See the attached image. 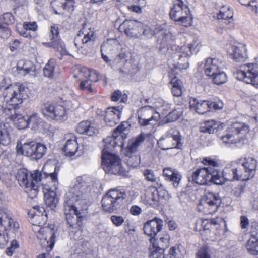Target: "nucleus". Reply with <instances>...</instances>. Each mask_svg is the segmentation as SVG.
I'll return each instance as SVG.
<instances>
[{
    "label": "nucleus",
    "mask_w": 258,
    "mask_h": 258,
    "mask_svg": "<svg viewBox=\"0 0 258 258\" xmlns=\"http://www.w3.org/2000/svg\"><path fill=\"white\" fill-rule=\"evenodd\" d=\"M104 146L102 153V166L106 173L121 175L124 173L120 159L118 156L112 153L116 146V142L113 138L104 140Z\"/></svg>",
    "instance_id": "nucleus-1"
},
{
    "label": "nucleus",
    "mask_w": 258,
    "mask_h": 258,
    "mask_svg": "<svg viewBox=\"0 0 258 258\" xmlns=\"http://www.w3.org/2000/svg\"><path fill=\"white\" fill-rule=\"evenodd\" d=\"M87 177L86 176H79L76 179L75 182L70 186L66 194L64 203L74 205H87L90 199V192L86 185Z\"/></svg>",
    "instance_id": "nucleus-2"
},
{
    "label": "nucleus",
    "mask_w": 258,
    "mask_h": 258,
    "mask_svg": "<svg viewBox=\"0 0 258 258\" xmlns=\"http://www.w3.org/2000/svg\"><path fill=\"white\" fill-rule=\"evenodd\" d=\"M6 79H3L0 85V94L12 106H17L23 102L26 94L25 87L20 83L6 86Z\"/></svg>",
    "instance_id": "nucleus-3"
},
{
    "label": "nucleus",
    "mask_w": 258,
    "mask_h": 258,
    "mask_svg": "<svg viewBox=\"0 0 258 258\" xmlns=\"http://www.w3.org/2000/svg\"><path fill=\"white\" fill-rule=\"evenodd\" d=\"M74 77L81 81L79 89L93 92L91 87L93 82H96L99 80V74L95 70L85 67H76L74 69Z\"/></svg>",
    "instance_id": "nucleus-4"
},
{
    "label": "nucleus",
    "mask_w": 258,
    "mask_h": 258,
    "mask_svg": "<svg viewBox=\"0 0 258 258\" xmlns=\"http://www.w3.org/2000/svg\"><path fill=\"white\" fill-rule=\"evenodd\" d=\"M47 151L46 146L41 143L31 141L23 144L18 143L17 152L18 154L25 155L32 160L42 158Z\"/></svg>",
    "instance_id": "nucleus-5"
},
{
    "label": "nucleus",
    "mask_w": 258,
    "mask_h": 258,
    "mask_svg": "<svg viewBox=\"0 0 258 258\" xmlns=\"http://www.w3.org/2000/svg\"><path fill=\"white\" fill-rule=\"evenodd\" d=\"M58 169L55 168L53 173L50 174L48 178L51 179V183L44 184L43 192L44 201L47 206L51 210L56 207L59 202V199L56 195V191L58 186L57 180V173Z\"/></svg>",
    "instance_id": "nucleus-6"
},
{
    "label": "nucleus",
    "mask_w": 258,
    "mask_h": 258,
    "mask_svg": "<svg viewBox=\"0 0 258 258\" xmlns=\"http://www.w3.org/2000/svg\"><path fill=\"white\" fill-rule=\"evenodd\" d=\"M249 131L247 125L242 122H236L228 127L226 134L220 138L225 144H235L244 139Z\"/></svg>",
    "instance_id": "nucleus-7"
},
{
    "label": "nucleus",
    "mask_w": 258,
    "mask_h": 258,
    "mask_svg": "<svg viewBox=\"0 0 258 258\" xmlns=\"http://www.w3.org/2000/svg\"><path fill=\"white\" fill-rule=\"evenodd\" d=\"M37 228L33 227V229L36 233L37 238L39 239L42 246L46 248L47 251L51 250L57 234V228L53 225L40 227L39 229H37Z\"/></svg>",
    "instance_id": "nucleus-8"
},
{
    "label": "nucleus",
    "mask_w": 258,
    "mask_h": 258,
    "mask_svg": "<svg viewBox=\"0 0 258 258\" xmlns=\"http://www.w3.org/2000/svg\"><path fill=\"white\" fill-rule=\"evenodd\" d=\"M124 192L117 189H111L105 195L101 200L103 209L109 213H112L118 209L123 203L125 198Z\"/></svg>",
    "instance_id": "nucleus-9"
},
{
    "label": "nucleus",
    "mask_w": 258,
    "mask_h": 258,
    "mask_svg": "<svg viewBox=\"0 0 258 258\" xmlns=\"http://www.w3.org/2000/svg\"><path fill=\"white\" fill-rule=\"evenodd\" d=\"M237 70L235 77L247 84H249L258 88V64L257 62L247 63Z\"/></svg>",
    "instance_id": "nucleus-10"
},
{
    "label": "nucleus",
    "mask_w": 258,
    "mask_h": 258,
    "mask_svg": "<svg viewBox=\"0 0 258 258\" xmlns=\"http://www.w3.org/2000/svg\"><path fill=\"white\" fill-rule=\"evenodd\" d=\"M181 140L179 131L176 128H171L158 141V145L164 150L173 148L180 149L182 145Z\"/></svg>",
    "instance_id": "nucleus-11"
},
{
    "label": "nucleus",
    "mask_w": 258,
    "mask_h": 258,
    "mask_svg": "<svg viewBox=\"0 0 258 258\" xmlns=\"http://www.w3.org/2000/svg\"><path fill=\"white\" fill-rule=\"evenodd\" d=\"M168 198L167 192L155 187L148 188L141 196V201L147 207H157L160 202Z\"/></svg>",
    "instance_id": "nucleus-12"
},
{
    "label": "nucleus",
    "mask_w": 258,
    "mask_h": 258,
    "mask_svg": "<svg viewBox=\"0 0 258 258\" xmlns=\"http://www.w3.org/2000/svg\"><path fill=\"white\" fill-rule=\"evenodd\" d=\"M170 16L171 18L176 22H178L184 26L191 25V17L188 7L181 0H178L171 8Z\"/></svg>",
    "instance_id": "nucleus-13"
},
{
    "label": "nucleus",
    "mask_w": 258,
    "mask_h": 258,
    "mask_svg": "<svg viewBox=\"0 0 258 258\" xmlns=\"http://www.w3.org/2000/svg\"><path fill=\"white\" fill-rule=\"evenodd\" d=\"M64 212L69 226L72 228L80 230L84 217L83 209L76 207L74 205L64 203Z\"/></svg>",
    "instance_id": "nucleus-14"
},
{
    "label": "nucleus",
    "mask_w": 258,
    "mask_h": 258,
    "mask_svg": "<svg viewBox=\"0 0 258 258\" xmlns=\"http://www.w3.org/2000/svg\"><path fill=\"white\" fill-rule=\"evenodd\" d=\"M94 38V33L90 28H87L86 25L78 31L74 38V45L78 53L83 54L86 52V45Z\"/></svg>",
    "instance_id": "nucleus-15"
},
{
    "label": "nucleus",
    "mask_w": 258,
    "mask_h": 258,
    "mask_svg": "<svg viewBox=\"0 0 258 258\" xmlns=\"http://www.w3.org/2000/svg\"><path fill=\"white\" fill-rule=\"evenodd\" d=\"M221 200L217 194L208 192L201 200L198 208L205 214H212L217 211Z\"/></svg>",
    "instance_id": "nucleus-16"
},
{
    "label": "nucleus",
    "mask_w": 258,
    "mask_h": 258,
    "mask_svg": "<svg viewBox=\"0 0 258 258\" xmlns=\"http://www.w3.org/2000/svg\"><path fill=\"white\" fill-rule=\"evenodd\" d=\"M16 179L19 185L24 188L25 192L29 197L33 199L36 197L38 194V186L33 181H29L28 171L25 169H19L16 175Z\"/></svg>",
    "instance_id": "nucleus-17"
},
{
    "label": "nucleus",
    "mask_w": 258,
    "mask_h": 258,
    "mask_svg": "<svg viewBox=\"0 0 258 258\" xmlns=\"http://www.w3.org/2000/svg\"><path fill=\"white\" fill-rule=\"evenodd\" d=\"M68 110L59 104H45L41 108V112L47 119L63 121L67 118Z\"/></svg>",
    "instance_id": "nucleus-18"
},
{
    "label": "nucleus",
    "mask_w": 258,
    "mask_h": 258,
    "mask_svg": "<svg viewBox=\"0 0 258 258\" xmlns=\"http://www.w3.org/2000/svg\"><path fill=\"white\" fill-rule=\"evenodd\" d=\"M137 114L139 124L142 126L155 124L159 118V114L150 106L141 107L138 110Z\"/></svg>",
    "instance_id": "nucleus-19"
},
{
    "label": "nucleus",
    "mask_w": 258,
    "mask_h": 258,
    "mask_svg": "<svg viewBox=\"0 0 258 258\" xmlns=\"http://www.w3.org/2000/svg\"><path fill=\"white\" fill-rule=\"evenodd\" d=\"M118 29L128 37L137 38L141 35L143 24L138 21L126 20L119 26Z\"/></svg>",
    "instance_id": "nucleus-20"
},
{
    "label": "nucleus",
    "mask_w": 258,
    "mask_h": 258,
    "mask_svg": "<svg viewBox=\"0 0 258 258\" xmlns=\"http://www.w3.org/2000/svg\"><path fill=\"white\" fill-rule=\"evenodd\" d=\"M6 227L15 232L19 229V224L9 210L0 209V228L5 230Z\"/></svg>",
    "instance_id": "nucleus-21"
},
{
    "label": "nucleus",
    "mask_w": 258,
    "mask_h": 258,
    "mask_svg": "<svg viewBox=\"0 0 258 258\" xmlns=\"http://www.w3.org/2000/svg\"><path fill=\"white\" fill-rule=\"evenodd\" d=\"M205 165L209 166V182H213L216 184H222L224 182V178L223 173H220L214 167L217 166V163L213 160L209 158H205L202 161Z\"/></svg>",
    "instance_id": "nucleus-22"
},
{
    "label": "nucleus",
    "mask_w": 258,
    "mask_h": 258,
    "mask_svg": "<svg viewBox=\"0 0 258 258\" xmlns=\"http://www.w3.org/2000/svg\"><path fill=\"white\" fill-rule=\"evenodd\" d=\"M225 68V63L221 60L217 58H208L205 61L204 73L207 76L210 77L220 71V70L224 69Z\"/></svg>",
    "instance_id": "nucleus-23"
},
{
    "label": "nucleus",
    "mask_w": 258,
    "mask_h": 258,
    "mask_svg": "<svg viewBox=\"0 0 258 258\" xmlns=\"http://www.w3.org/2000/svg\"><path fill=\"white\" fill-rule=\"evenodd\" d=\"M200 44L199 40L196 39L193 41V42L188 45V46L184 45L182 46H178L176 48L177 50V55L179 58V60L182 61V59H184V61L185 62V64L187 68L188 66L187 58L191 56L193 51L197 49Z\"/></svg>",
    "instance_id": "nucleus-24"
},
{
    "label": "nucleus",
    "mask_w": 258,
    "mask_h": 258,
    "mask_svg": "<svg viewBox=\"0 0 258 258\" xmlns=\"http://www.w3.org/2000/svg\"><path fill=\"white\" fill-rule=\"evenodd\" d=\"M246 50L245 45L238 44L230 46L227 50V52L235 61L242 62L247 57Z\"/></svg>",
    "instance_id": "nucleus-25"
},
{
    "label": "nucleus",
    "mask_w": 258,
    "mask_h": 258,
    "mask_svg": "<svg viewBox=\"0 0 258 258\" xmlns=\"http://www.w3.org/2000/svg\"><path fill=\"white\" fill-rule=\"evenodd\" d=\"M122 107L120 106L108 108L106 111L104 119L107 125L113 126L119 121Z\"/></svg>",
    "instance_id": "nucleus-26"
},
{
    "label": "nucleus",
    "mask_w": 258,
    "mask_h": 258,
    "mask_svg": "<svg viewBox=\"0 0 258 258\" xmlns=\"http://www.w3.org/2000/svg\"><path fill=\"white\" fill-rule=\"evenodd\" d=\"M163 226V221L159 218H154L153 220L147 221L144 226V231L145 234L151 238L154 237L159 232Z\"/></svg>",
    "instance_id": "nucleus-27"
},
{
    "label": "nucleus",
    "mask_w": 258,
    "mask_h": 258,
    "mask_svg": "<svg viewBox=\"0 0 258 258\" xmlns=\"http://www.w3.org/2000/svg\"><path fill=\"white\" fill-rule=\"evenodd\" d=\"M209 166L200 168L194 172L189 179L199 185H205L209 182Z\"/></svg>",
    "instance_id": "nucleus-28"
},
{
    "label": "nucleus",
    "mask_w": 258,
    "mask_h": 258,
    "mask_svg": "<svg viewBox=\"0 0 258 258\" xmlns=\"http://www.w3.org/2000/svg\"><path fill=\"white\" fill-rule=\"evenodd\" d=\"M76 131L79 134H83L88 136H94L98 133V129L94 123L90 121H82L76 126Z\"/></svg>",
    "instance_id": "nucleus-29"
},
{
    "label": "nucleus",
    "mask_w": 258,
    "mask_h": 258,
    "mask_svg": "<svg viewBox=\"0 0 258 258\" xmlns=\"http://www.w3.org/2000/svg\"><path fill=\"white\" fill-rule=\"evenodd\" d=\"M189 103L190 109L199 114H203L209 111V101L194 98L190 99Z\"/></svg>",
    "instance_id": "nucleus-30"
},
{
    "label": "nucleus",
    "mask_w": 258,
    "mask_h": 258,
    "mask_svg": "<svg viewBox=\"0 0 258 258\" xmlns=\"http://www.w3.org/2000/svg\"><path fill=\"white\" fill-rule=\"evenodd\" d=\"M146 137V134L142 133L138 136L130 139L126 148L127 152H128L127 153V155L129 156L128 155L129 153H134L138 151L139 147L145 141Z\"/></svg>",
    "instance_id": "nucleus-31"
},
{
    "label": "nucleus",
    "mask_w": 258,
    "mask_h": 258,
    "mask_svg": "<svg viewBox=\"0 0 258 258\" xmlns=\"http://www.w3.org/2000/svg\"><path fill=\"white\" fill-rule=\"evenodd\" d=\"M34 208L37 210V213L32 217L31 221L34 225V227H38L37 229H39L46 224L47 217L46 214H43L45 210L43 207L35 206Z\"/></svg>",
    "instance_id": "nucleus-32"
},
{
    "label": "nucleus",
    "mask_w": 258,
    "mask_h": 258,
    "mask_svg": "<svg viewBox=\"0 0 258 258\" xmlns=\"http://www.w3.org/2000/svg\"><path fill=\"white\" fill-rule=\"evenodd\" d=\"M11 128L7 123L0 121V143L3 145H9L11 142Z\"/></svg>",
    "instance_id": "nucleus-33"
},
{
    "label": "nucleus",
    "mask_w": 258,
    "mask_h": 258,
    "mask_svg": "<svg viewBox=\"0 0 258 258\" xmlns=\"http://www.w3.org/2000/svg\"><path fill=\"white\" fill-rule=\"evenodd\" d=\"M238 164L242 166L244 170L248 171L252 177H254L256 173L257 167V161L254 158L249 157L240 159L239 160Z\"/></svg>",
    "instance_id": "nucleus-34"
},
{
    "label": "nucleus",
    "mask_w": 258,
    "mask_h": 258,
    "mask_svg": "<svg viewBox=\"0 0 258 258\" xmlns=\"http://www.w3.org/2000/svg\"><path fill=\"white\" fill-rule=\"evenodd\" d=\"M43 73L45 77L52 78L59 75V69L54 59L52 58L49 60L43 69Z\"/></svg>",
    "instance_id": "nucleus-35"
},
{
    "label": "nucleus",
    "mask_w": 258,
    "mask_h": 258,
    "mask_svg": "<svg viewBox=\"0 0 258 258\" xmlns=\"http://www.w3.org/2000/svg\"><path fill=\"white\" fill-rule=\"evenodd\" d=\"M59 28L57 25L53 24L50 27V42L47 43V46L56 45L57 43L60 45L59 50L62 51L63 42L59 37Z\"/></svg>",
    "instance_id": "nucleus-36"
},
{
    "label": "nucleus",
    "mask_w": 258,
    "mask_h": 258,
    "mask_svg": "<svg viewBox=\"0 0 258 258\" xmlns=\"http://www.w3.org/2000/svg\"><path fill=\"white\" fill-rule=\"evenodd\" d=\"M52 173H41L39 171L36 170L34 171V172L31 174V175H29V177L31 181H33L35 183L36 185H38L39 187V182H42V185L43 186L44 184H45L46 183H51V179H49L48 178L49 177L50 174Z\"/></svg>",
    "instance_id": "nucleus-37"
},
{
    "label": "nucleus",
    "mask_w": 258,
    "mask_h": 258,
    "mask_svg": "<svg viewBox=\"0 0 258 258\" xmlns=\"http://www.w3.org/2000/svg\"><path fill=\"white\" fill-rule=\"evenodd\" d=\"M18 73L22 75H26L34 72L35 67L33 63L29 60H20L17 66Z\"/></svg>",
    "instance_id": "nucleus-38"
},
{
    "label": "nucleus",
    "mask_w": 258,
    "mask_h": 258,
    "mask_svg": "<svg viewBox=\"0 0 258 258\" xmlns=\"http://www.w3.org/2000/svg\"><path fill=\"white\" fill-rule=\"evenodd\" d=\"M131 124L128 122H122L113 132L112 136L107 137V138H113L114 141L116 138L120 136L122 139L127 137V135L129 133Z\"/></svg>",
    "instance_id": "nucleus-39"
},
{
    "label": "nucleus",
    "mask_w": 258,
    "mask_h": 258,
    "mask_svg": "<svg viewBox=\"0 0 258 258\" xmlns=\"http://www.w3.org/2000/svg\"><path fill=\"white\" fill-rule=\"evenodd\" d=\"M78 144L75 137L67 140L64 147V152L67 156L72 157L78 153Z\"/></svg>",
    "instance_id": "nucleus-40"
},
{
    "label": "nucleus",
    "mask_w": 258,
    "mask_h": 258,
    "mask_svg": "<svg viewBox=\"0 0 258 258\" xmlns=\"http://www.w3.org/2000/svg\"><path fill=\"white\" fill-rule=\"evenodd\" d=\"M151 245L149 248L150 258H160L164 252V249L158 246L156 239L154 237L150 239Z\"/></svg>",
    "instance_id": "nucleus-41"
},
{
    "label": "nucleus",
    "mask_w": 258,
    "mask_h": 258,
    "mask_svg": "<svg viewBox=\"0 0 258 258\" xmlns=\"http://www.w3.org/2000/svg\"><path fill=\"white\" fill-rule=\"evenodd\" d=\"M14 114L10 116V119L13 120L15 126L19 130L27 128L29 125L28 119L24 118V116L16 112L15 109L13 110Z\"/></svg>",
    "instance_id": "nucleus-42"
},
{
    "label": "nucleus",
    "mask_w": 258,
    "mask_h": 258,
    "mask_svg": "<svg viewBox=\"0 0 258 258\" xmlns=\"http://www.w3.org/2000/svg\"><path fill=\"white\" fill-rule=\"evenodd\" d=\"M119 47V43L116 39H108L106 42L102 43L101 45V52H111L118 49Z\"/></svg>",
    "instance_id": "nucleus-43"
},
{
    "label": "nucleus",
    "mask_w": 258,
    "mask_h": 258,
    "mask_svg": "<svg viewBox=\"0 0 258 258\" xmlns=\"http://www.w3.org/2000/svg\"><path fill=\"white\" fill-rule=\"evenodd\" d=\"M221 124L214 120H207L201 126V131L203 132H208L210 134L213 133L217 128L220 129L222 126Z\"/></svg>",
    "instance_id": "nucleus-44"
},
{
    "label": "nucleus",
    "mask_w": 258,
    "mask_h": 258,
    "mask_svg": "<svg viewBox=\"0 0 258 258\" xmlns=\"http://www.w3.org/2000/svg\"><path fill=\"white\" fill-rule=\"evenodd\" d=\"M210 78L212 79L214 84L218 85L224 84L228 80L227 75L224 72V69L220 70V71L216 72Z\"/></svg>",
    "instance_id": "nucleus-45"
},
{
    "label": "nucleus",
    "mask_w": 258,
    "mask_h": 258,
    "mask_svg": "<svg viewBox=\"0 0 258 258\" xmlns=\"http://www.w3.org/2000/svg\"><path fill=\"white\" fill-rule=\"evenodd\" d=\"M172 84V93L173 95L177 97L181 96L182 91V82L180 80L176 79L175 78L172 79L170 81Z\"/></svg>",
    "instance_id": "nucleus-46"
},
{
    "label": "nucleus",
    "mask_w": 258,
    "mask_h": 258,
    "mask_svg": "<svg viewBox=\"0 0 258 258\" xmlns=\"http://www.w3.org/2000/svg\"><path fill=\"white\" fill-rule=\"evenodd\" d=\"M246 248L252 255H258V238L254 236H251L246 244Z\"/></svg>",
    "instance_id": "nucleus-47"
},
{
    "label": "nucleus",
    "mask_w": 258,
    "mask_h": 258,
    "mask_svg": "<svg viewBox=\"0 0 258 258\" xmlns=\"http://www.w3.org/2000/svg\"><path fill=\"white\" fill-rule=\"evenodd\" d=\"M233 14L232 10L229 6H222L218 13L217 14V18L218 19L228 20L233 18Z\"/></svg>",
    "instance_id": "nucleus-48"
},
{
    "label": "nucleus",
    "mask_w": 258,
    "mask_h": 258,
    "mask_svg": "<svg viewBox=\"0 0 258 258\" xmlns=\"http://www.w3.org/2000/svg\"><path fill=\"white\" fill-rule=\"evenodd\" d=\"M38 26L35 22H25L23 23L24 30L20 32V34L24 37H31L28 31H36Z\"/></svg>",
    "instance_id": "nucleus-49"
},
{
    "label": "nucleus",
    "mask_w": 258,
    "mask_h": 258,
    "mask_svg": "<svg viewBox=\"0 0 258 258\" xmlns=\"http://www.w3.org/2000/svg\"><path fill=\"white\" fill-rule=\"evenodd\" d=\"M224 179L227 181L238 180L236 167L225 168L223 171Z\"/></svg>",
    "instance_id": "nucleus-50"
},
{
    "label": "nucleus",
    "mask_w": 258,
    "mask_h": 258,
    "mask_svg": "<svg viewBox=\"0 0 258 258\" xmlns=\"http://www.w3.org/2000/svg\"><path fill=\"white\" fill-rule=\"evenodd\" d=\"M28 119V123L30 127L33 130H37L42 122V119L37 113L32 114Z\"/></svg>",
    "instance_id": "nucleus-51"
},
{
    "label": "nucleus",
    "mask_w": 258,
    "mask_h": 258,
    "mask_svg": "<svg viewBox=\"0 0 258 258\" xmlns=\"http://www.w3.org/2000/svg\"><path fill=\"white\" fill-rule=\"evenodd\" d=\"M158 34L159 35H161L162 36L160 40H158V41H160V44L162 48L167 47L172 42V36L170 32L160 31Z\"/></svg>",
    "instance_id": "nucleus-52"
},
{
    "label": "nucleus",
    "mask_w": 258,
    "mask_h": 258,
    "mask_svg": "<svg viewBox=\"0 0 258 258\" xmlns=\"http://www.w3.org/2000/svg\"><path fill=\"white\" fill-rule=\"evenodd\" d=\"M238 180L246 181L253 177L240 164L236 167Z\"/></svg>",
    "instance_id": "nucleus-53"
},
{
    "label": "nucleus",
    "mask_w": 258,
    "mask_h": 258,
    "mask_svg": "<svg viewBox=\"0 0 258 258\" xmlns=\"http://www.w3.org/2000/svg\"><path fill=\"white\" fill-rule=\"evenodd\" d=\"M56 3L58 6L69 13H71L74 10L75 4L74 0H62L61 2L56 1Z\"/></svg>",
    "instance_id": "nucleus-54"
},
{
    "label": "nucleus",
    "mask_w": 258,
    "mask_h": 258,
    "mask_svg": "<svg viewBox=\"0 0 258 258\" xmlns=\"http://www.w3.org/2000/svg\"><path fill=\"white\" fill-rule=\"evenodd\" d=\"M174 175L175 180H181L182 176L180 173L174 169L170 167L165 168L163 170V175L166 178H169L171 175Z\"/></svg>",
    "instance_id": "nucleus-55"
},
{
    "label": "nucleus",
    "mask_w": 258,
    "mask_h": 258,
    "mask_svg": "<svg viewBox=\"0 0 258 258\" xmlns=\"http://www.w3.org/2000/svg\"><path fill=\"white\" fill-rule=\"evenodd\" d=\"M111 99L113 101H120L125 102L127 100V96L125 94H122V92L118 90L113 92L111 95Z\"/></svg>",
    "instance_id": "nucleus-56"
},
{
    "label": "nucleus",
    "mask_w": 258,
    "mask_h": 258,
    "mask_svg": "<svg viewBox=\"0 0 258 258\" xmlns=\"http://www.w3.org/2000/svg\"><path fill=\"white\" fill-rule=\"evenodd\" d=\"M14 16L10 13H6L0 17V23L1 24L9 25L14 23Z\"/></svg>",
    "instance_id": "nucleus-57"
},
{
    "label": "nucleus",
    "mask_w": 258,
    "mask_h": 258,
    "mask_svg": "<svg viewBox=\"0 0 258 258\" xmlns=\"http://www.w3.org/2000/svg\"><path fill=\"white\" fill-rule=\"evenodd\" d=\"M143 175L146 180L150 182H155L157 181V178L155 175L154 172L151 169H146L143 171Z\"/></svg>",
    "instance_id": "nucleus-58"
},
{
    "label": "nucleus",
    "mask_w": 258,
    "mask_h": 258,
    "mask_svg": "<svg viewBox=\"0 0 258 258\" xmlns=\"http://www.w3.org/2000/svg\"><path fill=\"white\" fill-rule=\"evenodd\" d=\"M197 258H211L209 253V249L207 245H203L197 253Z\"/></svg>",
    "instance_id": "nucleus-59"
},
{
    "label": "nucleus",
    "mask_w": 258,
    "mask_h": 258,
    "mask_svg": "<svg viewBox=\"0 0 258 258\" xmlns=\"http://www.w3.org/2000/svg\"><path fill=\"white\" fill-rule=\"evenodd\" d=\"M181 115V111L176 109L169 112L167 115V120L169 121H174L177 120Z\"/></svg>",
    "instance_id": "nucleus-60"
},
{
    "label": "nucleus",
    "mask_w": 258,
    "mask_h": 258,
    "mask_svg": "<svg viewBox=\"0 0 258 258\" xmlns=\"http://www.w3.org/2000/svg\"><path fill=\"white\" fill-rule=\"evenodd\" d=\"M10 35V30L8 25L0 23V37L5 39Z\"/></svg>",
    "instance_id": "nucleus-61"
},
{
    "label": "nucleus",
    "mask_w": 258,
    "mask_h": 258,
    "mask_svg": "<svg viewBox=\"0 0 258 258\" xmlns=\"http://www.w3.org/2000/svg\"><path fill=\"white\" fill-rule=\"evenodd\" d=\"M110 219L112 222L117 227L121 226L124 222V218L121 216L112 215Z\"/></svg>",
    "instance_id": "nucleus-62"
},
{
    "label": "nucleus",
    "mask_w": 258,
    "mask_h": 258,
    "mask_svg": "<svg viewBox=\"0 0 258 258\" xmlns=\"http://www.w3.org/2000/svg\"><path fill=\"white\" fill-rule=\"evenodd\" d=\"M209 111L212 109L220 110L223 107V103L220 101L210 102L209 101Z\"/></svg>",
    "instance_id": "nucleus-63"
},
{
    "label": "nucleus",
    "mask_w": 258,
    "mask_h": 258,
    "mask_svg": "<svg viewBox=\"0 0 258 258\" xmlns=\"http://www.w3.org/2000/svg\"><path fill=\"white\" fill-rule=\"evenodd\" d=\"M209 221L211 228H213L212 227H215L217 229L219 228L220 224L223 222L222 218L218 217L209 220Z\"/></svg>",
    "instance_id": "nucleus-64"
}]
</instances>
